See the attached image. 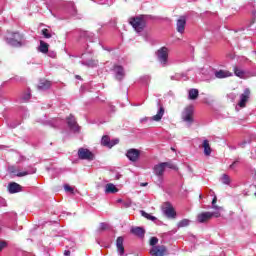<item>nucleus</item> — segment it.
<instances>
[{"instance_id":"obj_28","label":"nucleus","mask_w":256,"mask_h":256,"mask_svg":"<svg viewBox=\"0 0 256 256\" xmlns=\"http://www.w3.org/2000/svg\"><path fill=\"white\" fill-rule=\"evenodd\" d=\"M140 83L144 87H149V84L151 83V76L150 75H144L140 77Z\"/></svg>"},{"instance_id":"obj_19","label":"nucleus","mask_w":256,"mask_h":256,"mask_svg":"<svg viewBox=\"0 0 256 256\" xmlns=\"http://www.w3.org/2000/svg\"><path fill=\"white\" fill-rule=\"evenodd\" d=\"M130 232L132 233V235H136V237H139L140 239H143V237H145V230L143 229V227H132Z\"/></svg>"},{"instance_id":"obj_45","label":"nucleus","mask_w":256,"mask_h":256,"mask_svg":"<svg viewBox=\"0 0 256 256\" xmlns=\"http://www.w3.org/2000/svg\"><path fill=\"white\" fill-rule=\"evenodd\" d=\"M0 207H7V200L0 198Z\"/></svg>"},{"instance_id":"obj_56","label":"nucleus","mask_w":256,"mask_h":256,"mask_svg":"<svg viewBox=\"0 0 256 256\" xmlns=\"http://www.w3.org/2000/svg\"><path fill=\"white\" fill-rule=\"evenodd\" d=\"M253 23H255V18L252 19L251 25H253Z\"/></svg>"},{"instance_id":"obj_50","label":"nucleus","mask_w":256,"mask_h":256,"mask_svg":"<svg viewBox=\"0 0 256 256\" xmlns=\"http://www.w3.org/2000/svg\"><path fill=\"white\" fill-rule=\"evenodd\" d=\"M238 163H239V160H235V161L230 165V169H235V167L237 166Z\"/></svg>"},{"instance_id":"obj_21","label":"nucleus","mask_w":256,"mask_h":256,"mask_svg":"<svg viewBox=\"0 0 256 256\" xmlns=\"http://www.w3.org/2000/svg\"><path fill=\"white\" fill-rule=\"evenodd\" d=\"M8 191L11 194L20 193L21 185H19L17 182H10L8 184Z\"/></svg>"},{"instance_id":"obj_39","label":"nucleus","mask_w":256,"mask_h":256,"mask_svg":"<svg viewBox=\"0 0 256 256\" xmlns=\"http://www.w3.org/2000/svg\"><path fill=\"white\" fill-rule=\"evenodd\" d=\"M64 189L67 193H71L72 195L75 193V189L71 187L69 184H65Z\"/></svg>"},{"instance_id":"obj_24","label":"nucleus","mask_w":256,"mask_h":256,"mask_svg":"<svg viewBox=\"0 0 256 256\" xmlns=\"http://www.w3.org/2000/svg\"><path fill=\"white\" fill-rule=\"evenodd\" d=\"M80 37H82L86 41H90V43H93V41L95 39V34H93V32H89V31H82L80 33Z\"/></svg>"},{"instance_id":"obj_3","label":"nucleus","mask_w":256,"mask_h":256,"mask_svg":"<svg viewBox=\"0 0 256 256\" xmlns=\"http://www.w3.org/2000/svg\"><path fill=\"white\" fill-rule=\"evenodd\" d=\"M159 243V238L157 237H151L150 238V255L152 256H163L167 254V247L165 245H157Z\"/></svg>"},{"instance_id":"obj_37","label":"nucleus","mask_w":256,"mask_h":256,"mask_svg":"<svg viewBox=\"0 0 256 256\" xmlns=\"http://www.w3.org/2000/svg\"><path fill=\"white\" fill-rule=\"evenodd\" d=\"M217 196L214 195V198L212 200V209H215L216 211H221V207L217 206Z\"/></svg>"},{"instance_id":"obj_36","label":"nucleus","mask_w":256,"mask_h":256,"mask_svg":"<svg viewBox=\"0 0 256 256\" xmlns=\"http://www.w3.org/2000/svg\"><path fill=\"white\" fill-rule=\"evenodd\" d=\"M164 169L167 167L168 169H177V166L171 162H162Z\"/></svg>"},{"instance_id":"obj_51","label":"nucleus","mask_w":256,"mask_h":256,"mask_svg":"<svg viewBox=\"0 0 256 256\" xmlns=\"http://www.w3.org/2000/svg\"><path fill=\"white\" fill-rule=\"evenodd\" d=\"M9 173L15 174L17 173V169L14 166L9 167Z\"/></svg>"},{"instance_id":"obj_49","label":"nucleus","mask_w":256,"mask_h":256,"mask_svg":"<svg viewBox=\"0 0 256 256\" xmlns=\"http://www.w3.org/2000/svg\"><path fill=\"white\" fill-rule=\"evenodd\" d=\"M211 215H212V217H216V219L221 217V213L220 212H211Z\"/></svg>"},{"instance_id":"obj_25","label":"nucleus","mask_w":256,"mask_h":256,"mask_svg":"<svg viewBox=\"0 0 256 256\" xmlns=\"http://www.w3.org/2000/svg\"><path fill=\"white\" fill-rule=\"evenodd\" d=\"M38 89L40 91H47L48 89H51V81L49 80H40Z\"/></svg>"},{"instance_id":"obj_54","label":"nucleus","mask_w":256,"mask_h":256,"mask_svg":"<svg viewBox=\"0 0 256 256\" xmlns=\"http://www.w3.org/2000/svg\"><path fill=\"white\" fill-rule=\"evenodd\" d=\"M147 185H149L147 182L141 183V187H147Z\"/></svg>"},{"instance_id":"obj_48","label":"nucleus","mask_w":256,"mask_h":256,"mask_svg":"<svg viewBox=\"0 0 256 256\" xmlns=\"http://www.w3.org/2000/svg\"><path fill=\"white\" fill-rule=\"evenodd\" d=\"M7 247V243L5 241H0V251H3Z\"/></svg>"},{"instance_id":"obj_26","label":"nucleus","mask_w":256,"mask_h":256,"mask_svg":"<svg viewBox=\"0 0 256 256\" xmlns=\"http://www.w3.org/2000/svg\"><path fill=\"white\" fill-rule=\"evenodd\" d=\"M37 173V168L30 166L28 171L18 172L16 177H25L27 175H33Z\"/></svg>"},{"instance_id":"obj_6","label":"nucleus","mask_w":256,"mask_h":256,"mask_svg":"<svg viewBox=\"0 0 256 256\" xmlns=\"http://www.w3.org/2000/svg\"><path fill=\"white\" fill-rule=\"evenodd\" d=\"M194 111L195 110L193 106H188L182 112V121L186 123L187 127H191V125H193V122L195 121L193 118Z\"/></svg>"},{"instance_id":"obj_13","label":"nucleus","mask_w":256,"mask_h":256,"mask_svg":"<svg viewBox=\"0 0 256 256\" xmlns=\"http://www.w3.org/2000/svg\"><path fill=\"white\" fill-rule=\"evenodd\" d=\"M101 145H103V147H108V149H112L115 145H119V138L111 140L108 135H105L101 139Z\"/></svg>"},{"instance_id":"obj_29","label":"nucleus","mask_w":256,"mask_h":256,"mask_svg":"<svg viewBox=\"0 0 256 256\" xmlns=\"http://www.w3.org/2000/svg\"><path fill=\"white\" fill-rule=\"evenodd\" d=\"M188 97L192 101H195V99H197V97H199V90L195 89V88L190 89L188 92Z\"/></svg>"},{"instance_id":"obj_5","label":"nucleus","mask_w":256,"mask_h":256,"mask_svg":"<svg viewBox=\"0 0 256 256\" xmlns=\"http://www.w3.org/2000/svg\"><path fill=\"white\" fill-rule=\"evenodd\" d=\"M157 107L158 111L156 115H154L152 118L144 117L140 119V123H145L149 121V119L150 121H160L161 119H163V115H165V108L163 107V104H161V100L157 101Z\"/></svg>"},{"instance_id":"obj_32","label":"nucleus","mask_w":256,"mask_h":256,"mask_svg":"<svg viewBox=\"0 0 256 256\" xmlns=\"http://www.w3.org/2000/svg\"><path fill=\"white\" fill-rule=\"evenodd\" d=\"M234 75L240 79H245V71L239 67H234Z\"/></svg>"},{"instance_id":"obj_57","label":"nucleus","mask_w":256,"mask_h":256,"mask_svg":"<svg viewBox=\"0 0 256 256\" xmlns=\"http://www.w3.org/2000/svg\"><path fill=\"white\" fill-rule=\"evenodd\" d=\"M253 17H256V11L253 12Z\"/></svg>"},{"instance_id":"obj_58","label":"nucleus","mask_w":256,"mask_h":256,"mask_svg":"<svg viewBox=\"0 0 256 256\" xmlns=\"http://www.w3.org/2000/svg\"><path fill=\"white\" fill-rule=\"evenodd\" d=\"M76 78H77V79H81V76H79V75H76Z\"/></svg>"},{"instance_id":"obj_10","label":"nucleus","mask_w":256,"mask_h":256,"mask_svg":"<svg viewBox=\"0 0 256 256\" xmlns=\"http://www.w3.org/2000/svg\"><path fill=\"white\" fill-rule=\"evenodd\" d=\"M78 158L84 161H93L95 159V154L87 148L78 149Z\"/></svg>"},{"instance_id":"obj_31","label":"nucleus","mask_w":256,"mask_h":256,"mask_svg":"<svg viewBox=\"0 0 256 256\" xmlns=\"http://www.w3.org/2000/svg\"><path fill=\"white\" fill-rule=\"evenodd\" d=\"M119 189L115 186V184H107L105 186V193H117Z\"/></svg>"},{"instance_id":"obj_34","label":"nucleus","mask_w":256,"mask_h":256,"mask_svg":"<svg viewBox=\"0 0 256 256\" xmlns=\"http://www.w3.org/2000/svg\"><path fill=\"white\" fill-rule=\"evenodd\" d=\"M221 179H222V183L224 185H230L231 184V178L229 177V175L223 174Z\"/></svg>"},{"instance_id":"obj_22","label":"nucleus","mask_w":256,"mask_h":256,"mask_svg":"<svg viewBox=\"0 0 256 256\" xmlns=\"http://www.w3.org/2000/svg\"><path fill=\"white\" fill-rule=\"evenodd\" d=\"M65 9L73 17H75V15H77V7H75V3H73V2L66 3Z\"/></svg>"},{"instance_id":"obj_59","label":"nucleus","mask_w":256,"mask_h":256,"mask_svg":"<svg viewBox=\"0 0 256 256\" xmlns=\"http://www.w3.org/2000/svg\"><path fill=\"white\" fill-rule=\"evenodd\" d=\"M211 195H215V192H212V194Z\"/></svg>"},{"instance_id":"obj_7","label":"nucleus","mask_w":256,"mask_h":256,"mask_svg":"<svg viewBox=\"0 0 256 256\" xmlns=\"http://www.w3.org/2000/svg\"><path fill=\"white\" fill-rule=\"evenodd\" d=\"M249 99H251V89L246 88L239 96V101L237 103L236 109L237 107H239L240 109H245V107H247V103H249Z\"/></svg>"},{"instance_id":"obj_27","label":"nucleus","mask_w":256,"mask_h":256,"mask_svg":"<svg viewBox=\"0 0 256 256\" xmlns=\"http://www.w3.org/2000/svg\"><path fill=\"white\" fill-rule=\"evenodd\" d=\"M202 147L204 148V155H206V157H209L212 151L211 146L209 145V140H204Z\"/></svg>"},{"instance_id":"obj_42","label":"nucleus","mask_w":256,"mask_h":256,"mask_svg":"<svg viewBox=\"0 0 256 256\" xmlns=\"http://www.w3.org/2000/svg\"><path fill=\"white\" fill-rule=\"evenodd\" d=\"M46 53L48 54V57H51V59H55V57H57V52L53 50H48Z\"/></svg>"},{"instance_id":"obj_4","label":"nucleus","mask_w":256,"mask_h":256,"mask_svg":"<svg viewBox=\"0 0 256 256\" xmlns=\"http://www.w3.org/2000/svg\"><path fill=\"white\" fill-rule=\"evenodd\" d=\"M87 53H89V55H92L93 50H89V46L86 47V53H83L81 55V61L80 63L84 66V67H88L89 69H93L95 67H97V65H99V62L93 58H85V55H87Z\"/></svg>"},{"instance_id":"obj_53","label":"nucleus","mask_w":256,"mask_h":256,"mask_svg":"<svg viewBox=\"0 0 256 256\" xmlns=\"http://www.w3.org/2000/svg\"><path fill=\"white\" fill-rule=\"evenodd\" d=\"M229 147V149H231L232 151H235V149H237V147H235V146H228Z\"/></svg>"},{"instance_id":"obj_55","label":"nucleus","mask_w":256,"mask_h":256,"mask_svg":"<svg viewBox=\"0 0 256 256\" xmlns=\"http://www.w3.org/2000/svg\"><path fill=\"white\" fill-rule=\"evenodd\" d=\"M48 255L52 256L53 255V250L51 252H48Z\"/></svg>"},{"instance_id":"obj_2","label":"nucleus","mask_w":256,"mask_h":256,"mask_svg":"<svg viewBox=\"0 0 256 256\" xmlns=\"http://www.w3.org/2000/svg\"><path fill=\"white\" fill-rule=\"evenodd\" d=\"M147 19H155L151 15H140L135 18H131L129 23L137 33H141L145 29Z\"/></svg>"},{"instance_id":"obj_18","label":"nucleus","mask_w":256,"mask_h":256,"mask_svg":"<svg viewBox=\"0 0 256 256\" xmlns=\"http://www.w3.org/2000/svg\"><path fill=\"white\" fill-rule=\"evenodd\" d=\"M124 241L125 240L123 236L118 237L116 240V247H117L118 255L120 256L125 255V247L123 246Z\"/></svg>"},{"instance_id":"obj_60","label":"nucleus","mask_w":256,"mask_h":256,"mask_svg":"<svg viewBox=\"0 0 256 256\" xmlns=\"http://www.w3.org/2000/svg\"><path fill=\"white\" fill-rule=\"evenodd\" d=\"M104 247H109V245H104Z\"/></svg>"},{"instance_id":"obj_8","label":"nucleus","mask_w":256,"mask_h":256,"mask_svg":"<svg viewBox=\"0 0 256 256\" xmlns=\"http://www.w3.org/2000/svg\"><path fill=\"white\" fill-rule=\"evenodd\" d=\"M162 212L168 219H175L177 217V212L175 211V208H173L171 202H165L162 205Z\"/></svg>"},{"instance_id":"obj_43","label":"nucleus","mask_w":256,"mask_h":256,"mask_svg":"<svg viewBox=\"0 0 256 256\" xmlns=\"http://www.w3.org/2000/svg\"><path fill=\"white\" fill-rule=\"evenodd\" d=\"M228 99H231V101H235L237 99V94L236 93H230L227 95Z\"/></svg>"},{"instance_id":"obj_23","label":"nucleus","mask_w":256,"mask_h":256,"mask_svg":"<svg viewBox=\"0 0 256 256\" xmlns=\"http://www.w3.org/2000/svg\"><path fill=\"white\" fill-rule=\"evenodd\" d=\"M140 213L142 217H144L145 219H148V221H153V223H155L156 225H159L161 223V221H159L157 217L145 212V210H141Z\"/></svg>"},{"instance_id":"obj_20","label":"nucleus","mask_w":256,"mask_h":256,"mask_svg":"<svg viewBox=\"0 0 256 256\" xmlns=\"http://www.w3.org/2000/svg\"><path fill=\"white\" fill-rule=\"evenodd\" d=\"M212 218L213 214H211V212H203L197 216L198 223H206V221Z\"/></svg>"},{"instance_id":"obj_44","label":"nucleus","mask_w":256,"mask_h":256,"mask_svg":"<svg viewBox=\"0 0 256 256\" xmlns=\"http://www.w3.org/2000/svg\"><path fill=\"white\" fill-rule=\"evenodd\" d=\"M57 121H59V120L56 119V120L49 121L48 125H50V127H57Z\"/></svg>"},{"instance_id":"obj_61","label":"nucleus","mask_w":256,"mask_h":256,"mask_svg":"<svg viewBox=\"0 0 256 256\" xmlns=\"http://www.w3.org/2000/svg\"><path fill=\"white\" fill-rule=\"evenodd\" d=\"M255 195H256V192H255Z\"/></svg>"},{"instance_id":"obj_38","label":"nucleus","mask_w":256,"mask_h":256,"mask_svg":"<svg viewBox=\"0 0 256 256\" xmlns=\"http://www.w3.org/2000/svg\"><path fill=\"white\" fill-rule=\"evenodd\" d=\"M31 99V91L28 90L25 94L22 95V101L27 102Z\"/></svg>"},{"instance_id":"obj_17","label":"nucleus","mask_w":256,"mask_h":256,"mask_svg":"<svg viewBox=\"0 0 256 256\" xmlns=\"http://www.w3.org/2000/svg\"><path fill=\"white\" fill-rule=\"evenodd\" d=\"M214 76L216 79H227V77H233V73L227 70H216Z\"/></svg>"},{"instance_id":"obj_14","label":"nucleus","mask_w":256,"mask_h":256,"mask_svg":"<svg viewBox=\"0 0 256 256\" xmlns=\"http://www.w3.org/2000/svg\"><path fill=\"white\" fill-rule=\"evenodd\" d=\"M116 81L125 79V69L121 65H114L112 68Z\"/></svg>"},{"instance_id":"obj_52","label":"nucleus","mask_w":256,"mask_h":256,"mask_svg":"<svg viewBox=\"0 0 256 256\" xmlns=\"http://www.w3.org/2000/svg\"><path fill=\"white\" fill-rule=\"evenodd\" d=\"M64 255H65V256H69V255H71V251H69V250H65V251H64Z\"/></svg>"},{"instance_id":"obj_15","label":"nucleus","mask_w":256,"mask_h":256,"mask_svg":"<svg viewBox=\"0 0 256 256\" xmlns=\"http://www.w3.org/2000/svg\"><path fill=\"white\" fill-rule=\"evenodd\" d=\"M126 157L129 161H132V163H136V161H139V157H141V151L131 148L127 150Z\"/></svg>"},{"instance_id":"obj_47","label":"nucleus","mask_w":256,"mask_h":256,"mask_svg":"<svg viewBox=\"0 0 256 256\" xmlns=\"http://www.w3.org/2000/svg\"><path fill=\"white\" fill-rule=\"evenodd\" d=\"M8 125L9 127H11V129H15V127H17L18 125H21V122H17V123L10 122Z\"/></svg>"},{"instance_id":"obj_30","label":"nucleus","mask_w":256,"mask_h":256,"mask_svg":"<svg viewBox=\"0 0 256 256\" xmlns=\"http://www.w3.org/2000/svg\"><path fill=\"white\" fill-rule=\"evenodd\" d=\"M40 53H48L49 52V44L47 42L41 40L39 46Z\"/></svg>"},{"instance_id":"obj_11","label":"nucleus","mask_w":256,"mask_h":256,"mask_svg":"<svg viewBox=\"0 0 256 256\" xmlns=\"http://www.w3.org/2000/svg\"><path fill=\"white\" fill-rule=\"evenodd\" d=\"M167 51V47H162L157 52L158 61L162 65V67H166L167 61L169 59V53Z\"/></svg>"},{"instance_id":"obj_41","label":"nucleus","mask_w":256,"mask_h":256,"mask_svg":"<svg viewBox=\"0 0 256 256\" xmlns=\"http://www.w3.org/2000/svg\"><path fill=\"white\" fill-rule=\"evenodd\" d=\"M99 229H100V231H107V229H109V224L102 222V223H100Z\"/></svg>"},{"instance_id":"obj_16","label":"nucleus","mask_w":256,"mask_h":256,"mask_svg":"<svg viewBox=\"0 0 256 256\" xmlns=\"http://www.w3.org/2000/svg\"><path fill=\"white\" fill-rule=\"evenodd\" d=\"M177 31L178 33H185V26L187 25V18L185 16H181L178 20H177Z\"/></svg>"},{"instance_id":"obj_9","label":"nucleus","mask_w":256,"mask_h":256,"mask_svg":"<svg viewBox=\"0 0 256 256\" xmlns=\"http://www.w3.org/2000/svg\"><path fill=\"white\" fill-rule=\"evenodd\" d=\"M153 173L158 177V185H163V175H165V166H163V162L156 164L153 167Z\"/></svg>"},{"instance_id":"obj_35","label":"nucleus","mask_w":256,"mask_h":256,"mask_svg":"<svg viewBox=\"0 0 256 256\" xmlns=\"http://www.w3.org/2000/svg\"><path fill=\"white\" fill-rule=\"evenodd\" d=\"M189 223H191V221H189V219H183L178 223V227H189Z\"/></svg>"},{"instance_id":"obj_1","label":"nucleus","mask_w":256,"mask_h":256,"mask_svg":"<svg viewBox=\"0 0 256 256\" xmlns=\"http://www.w3.org/2000/svg\"><path fill=\"white\" fill-rule=\"evenodd\" d=\"M4 41L7 43V45L10 47H15L16 49L25 47L27 43H29L27 38H25V34L19 31H8L4 37Z\"/></svg>"},{"instance_id":"obj_46","label":"nucleus","mask_w":256,"mask_h":256,"mask_svg":"<svg viewBox=\"0 0 256 256\" xmlns=\"http://www.w3.org/2000/svg\"><path fill=\"white\" fill-rule=\"evenodd\" d=\"M99 5H109V0H96Z\"/></svg>"},{"instance_id":"obj_40","label":"nucleus","mask_w":256,"mask_h":256,"mask_svg":"<svg viewBox=\"0 0 256 256\" xmlns=\"http://www.w3.org/2000/svg\"><path fill=\"white\" fill-rule=\"evenodd\" d=\"M249 143H251V140H244V141L238 143V147L245 149V147H247V145H249Z\"/></svg>"},{"instance_id":"obj_33","label":"nucleus","mask_w":256,"mask_h":256,"mask_svg":"<svg viewBox=\"0 0 256 256\" xmlns=\"http://www.w3.org/2000/svg\"><path fill=\"white\" fill-rule=\"evenodd\" d=\"M42 35L45 39H51L53 37L51 31L47 28L42 29Z\"/></svg>"},{"instance_id":"obj_12","label":"nucleus","mask_w":256,"mask_h":256,"mask_svg":"<svg viewBox=\"0 0 256 256\" xmlns=\"http://www.w3.org/2000/svg\"><path fill=\"white\" fill-rule=\"evenodd\" d=\"M66 123L72 133H79V131H81V127L79 126V124H77L75 116L70 114L69 117L66 119Z\"/></svg>"}]
</instances>
